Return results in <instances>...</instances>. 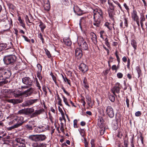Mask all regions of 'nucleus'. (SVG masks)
I'll list each match as a JSON object with an SVG mask.
<instances>
[{
	"instance_id": "obj_1",
	"label": "nucleus",
	"mask_w": 147,
	"mask_h": 147,
	"mask_svg": "<svg viewBox=\"0 0 147 147\" xmlns=\"http://www.w3.org/2000/svg\"><path fill=\"white\" fill-rule=\"evenodd\" d=\"M94 22L93 25L97 27L99 26L101 19L102 18L103 13L100 9H96L93 11Z\"/></svg>"
},
{
	"instance_id": "obj_2",
	"label": "nucleus",
	"mask_w": 147,
	"mask_h": 147,
	"mask_svg": "<svg viewBox=\"0 0 147 147\" xmlns=\"http://www.w3.org/2000/svg\"><path fill=\"white\" fill-rule=\"evenodd\" d=\"M33 91L34 89L32 88H30L22 92H21L17 89H16L13 93V94L15 97H18L22 96L26 97L31 95L33 93Z\"/></svg>"
},
{
	"instance_id": "obj_3",
	"label": "nucleus",
	"mask_w": 147,
	"mask_h": 147,
	"mask_svg": "<svg viewBox=\"0 0 147 147\" xmlns=\"http://www.w3.org/2000/svg\"><path fill=\"white\" fill-rule=\"evenodd\" d=\"M11 118L12 120L10 121L9 123V125H11L14 123L19 124L20 125V126L22 124L24 123V118L22 117L15 116L12 115L11 117L9 116L7 117V119Z\"/></svg>"
},
{
	"instance_id": "obj_4",
	"label": "nucleus",
	"mask_w": 147,
	"mask_h": 147,
	"mask_svg": "<svg viewBox=\"0 0 147 147\" xmlns=\"http://www.w3.org/2000/svg\"><path fill=\"white\" fill-rule=\"evenodd\" d=\"M16 57L13 55H9L4 57L3 61L6 65H9L13 63L16 61Z\"/></svg>"
},
{
	"instance_id": "obj_5",
	"label": "nucleus",
	"mask_w": 147,
	"mask_h": 147,
	"mask_svg": "<svg viewBox=\"0 0 147 147\" xmlns=\"http://www.w3.org/2000/svg\"><path fill=\"white\" fill-rule=\"evenodd\" d=\"M78 43L79 46L84 50H86L88 48V45L85 40L83 37L79 36L78 38Z\"/></svg>"
},
{
	"instance_id": "obj_6",
	"label": "nucleus",
	"mask_w": 147,
	"mask_h": 147,
	"mask_svg": "<svg viewBox=\"0 0 147 147\" xmlns=\"http://www.w3.org/2000/svg\"><path fill=\"white\" fill-rule=\"evenodd\" d=\"M24 143V140L21 138H17L14 142V145L15 147H25Z\"/></svg>"
},
{
	"instance_id": "obj_7",
	"label": "nucleus",
	"mask_w": 147,
	"mask_h": 147,
	"mask_svg": "<svg viewBox=\"0 0 147 147\" xmlns=\"http://www.w3.org/2000/svg\"><path fill=\"white\" fill-rule=\"evenodd\" d=\"M106 111L109 117L111 118L113 117L114 116V112L113 109L111 106H108L107 107Z\"/></svg>"
},
{
	"instance_id": "obj_8",
	"label": "nucleus",
	"mask_w": 147,
	"mask_h": 147,
	"mask_svg": "<svg viewBox=\"0 0 147 147\" xmlns=\"http://www.w3.org/2000/svg\"><path fill=\"white\" fill-rule=\"evenodd\" d=\"M22 82L24 84L30 86H32L33 82L28 77L23 78L22 79Z\"/></svg>"
},
{
	"instance_id": "obj_9",
	"label": "nucleus",
	"mask_w": 147,
	"mask_h": 147,
	"mask_svg": "<svg viewBox=\"0 0 147 147\" xmlns=\"http://www.w3.org/2000/svg\"><path fill=\"white\" fill-rule=\"evenodd\" d=\"M38 101V99H30L23 103V105L24 107L29 106L33 104L36 103Z\"/></svg>"
},
{
	"instance_id": "obj_10",
	"label": "nucleus",
	"mask_w": 147,
	"mask_h": 147,
	"mask_svg": "<svg viewBox=\"0 0 147 147\" xmlns=\"http://www.w3.org/2000/svg\"><path fill=\"white\" fill-rule=\"evenodd\" d=\"M121 85L119 83H117L115 86L114 87L112 90V91L113 94L115 95V93H119L120 92V89H121Z\"/></svg>"
},
{
	"instance_id": "obj_11",
	"label": "nucleus",
	"mask_w": 147,
	"mask_h": 147,
	"mask_svg": "<svg viewBox=\"0 0 147 147\" xmlns=\"http://www.w3.org/2000/svg\"><path fill=\"white\" fill-rule=\"evenodd\" d=\"M6 100L8 102L15 104L22 102L23 101V99H7Z\"/></svg>"
},
{
	"instance_id": "obj_12",
	"label": "nucleus",
	"mask_w": 147,
	"mask_h": 147,
	"mask_svg": "<svg viewBox=\"0 0 147 147\" xmlns=\"http://www.w3.org/2000/svg\"><path fill=\"white\" fill-rule=\"evenodd\" d=\"M75 55L78 59H80L82 56V51L79 48H77L75 51Z\"/></svg>"
},
{
	"instance_id": "obj_13",
	"label": "nucleus",
	"mask_w": 147,
	"mask_h": 147,
	"mask_svg": "<svg viewBox=\"0 0 147 147\" xmlns=\"http://www.w3.org/2000/svg\"><path fill=\"white\" fill-rule=\"evenodd\" d=\"M43 7L45 10L49 11L50 8V6L49 0H43Z\"/></svg>"
},
{
	"instance_id": "obj_14",
	"label": "nucleus",
	"mask_w": 147,
	"mask_h": 147,
	"mask_svg": "<svg viewBox=\"0 0 147 147\" xmlns=\"http://www.w3.org/2000/svg\"><path fill=\"white\" fill-rule=\"evenodd\" d=\"M79 69L82 72L85 73L88 71V69L86 65L84 63H81L79 67Z\"/></svg>"
},
{
	"instance_id": "obj_15",
	"label": "nucleus",
	"mask_w": 147,
	"mask_h": 147,
	"mask_svg": "<svg viewBox=\"0 0 147 147\" xmlns=\"http://www.w3.org/2000/svg\"><path fill=\"white\" fill-rule=\"evenodd\" d=\"M45 129L44 127L42 126L36 127L34 129L35 131L38 133L45 131Z\"/></svg>"
},
{
	"instance_id": "obj_16",
	"label": "nucleus",
	"mask_w": 147,
	"mask_h": 147,
	"mask_svg": "<svg viewBox=\"0 0 147 147\" xmlns=\"http://www.w3.org/2000/svg\"><path fill=\"white\" fill-rule=\"evenodd\" d=\"M8 82V81L3 78L2 74L0 73V86L3 85L7 84Z\"/></svg>"
},
{
	"instance_id": "obj_17",
	"label": "nucleus",
	"mask_w": 147,
	"mask_h": 147,
	"mask_svg": "<svg viewBox=\"0 0 147 147\" xmlns=\"http://www.w3.org/2000/svg\"><path fill=\"white\" fill-rule=\"evenodd\" d=\"M91 39L92 42L95 44L97 43V37L96 34L93 32H91L90 33Z\"/></svg>"
},
{
	"instance_id": "obj_18",
	"label": "nucleus",
	"mask_w": 147,
	"mask_h": 147,
	"mask_svg": "<svg viewBox=\"0 0 147 147\" xmlns=\"http://www.w3.org/2000/svg\"><path fill=\"white\" fill-rule=\"evenodd\" d=\"M131 17L134 21L139 20V17L137 14V11L136 10H133L131 13Z\"/></svg>"
},
{
	"instance_id": "obj_19",
	"label": "nucleus",
	"mask_w": 147,
	"mask_h": 147,
	"mask_svg": "<svg viewBox=\"0 0 147 147\" xmlns=\"http://www.w3.org/2000/svg\"><path fill=\"white\" fill-rule=\"evenodd\" d=\"M98 125L100 128H102L104 125V120L102 117H100L98 119Z\"/></svg>"
},
{
	"instance_id": "obj_20",
	"label": "nucleus",
	"mask_w": 147,
	"mask_h": 147,
	"mask_svg": "<svg viewBox=\"0 0 147 147\" xmlns=\"http://www.w3.org/2000/svg\"><path fill=\"white\" fill-rule=\"evenodd\" d=\"M63 40L65 44L67 46H70L72 42L69 38H65Z\"/></svg>"
},
{
	"instance_id": "obj_21",
	"label": "nucleus",
	"mask_w": 147,
	"mask_h": 147,
	"mask_svg": "<svg viewBox=\"0 0 147 147\" xmlns=\"http://www.w3.org/2000/svg\"><path fill=\"white\" fill-rule=\"evenodd\" d=\"M29 138L30 140L36 142H38V135H31L29 136Z\"/></svg>"
},
{
	"instance_id": "obj_22",
	"label": "nucleus",
	"mask_w": 147,
	"mask_h": 147,
	"mask_svg": "<svg viewBox=\"0 0 147 147\" xmlns=\"http://www.w3.org/2000/svg\"><path fill=\"white\" fill-rule=\"evenodd\" d=\"M33 126L34 127L35 126L34 125L32 122L31 124H28L26 125L25 127L27 130H32L33 129Z\"/></svg>"
},
{
	"instance_id": "obj_23",
	"label": "nucleus",
	"mask_w": 147,
	"mask_h": 147,
	"mask_svg": "<svg viewBox=\"0 0 147 147\" xmlns=\"http://www.w3.org/2000/svg\"><path fill=\"white\" fill-rule=\"evenodd\" d=\"M39 23V26L40 28L41 32H43L44 31V30L46 28V26L41 21Z\"/></svg>"
},
{
	"instance_id": "obj_24",
	"label": "nucleus",
	"mask_w": 147,
	"mask_h": 147,
	"mask_svg": "<svg viewBox=\"0 0 147 147\" xmlns=\"http://www.w3.org/2000/svg\"><path fill=\"white\" fill-rule=\"evenodd\" d=\"M38 142L43 141L46 138V136L44 135H38Z\"/></svg>"
},
{
	"instance_id": "obj_25",
	"label": "nucleus",
	"mask_w": 147,
	"mask_h": 147,
	"mask_svg": "<svg viewBox=\"0 0 147 147\" xmlns=\"http://www.w3.org/2000/svg\"><path fill=\"white\" fill-rule=\"evenodd\" d=\"M20 126V125L19 124H15L14 125L7 128V129L8 130H11L15 128H17Z\"/></svg>"
},
{
	"instance_id": "obj_26",
	"label": "nucleus",
	"mask_w": 147,
	"mask_h": 147,
	"mask_svg": "<svg viewBox=\"0 0 147 147\" xmlns=\"http://www.w3.org/2000/svg\"><path fill=\"white\" fill-rule=\"evenodd\" d=\"M42 109H40L39 110H36L35 111L34 113H33L32 116L33 117H35L37 115H40L42 113Z\"/></svg>"
},
{
	"instance_id": "obj_27",
	"label": "nucleus",
	"mask_w": 147,
	"mask_h": 147,
	"mask_svg": "<svg viewBox=\"0 0 147 147\" xmlns=\"http://www.w3.org/2000/svg\"><path fill=\"white\" fill-rule=\"evenodd\" d=\"M11 72L8 70L4 72V75L5 76V79H7L9 78L11 76Z\"/></svg>"
},
{
	"instance_id": "obj_28",
	"label": "nucleus",
	"mask_w": 147,
	"mask_h": 147,
	"mask_svg": "<svg viewBox=\"0 0 147 147\" xmlns=\"http://www.w3.org/2000/svg\"><path fill=\"white\" fill-rule=\"evenodd\" d=\"M26 111V114H30L33 112L34 109L32 108H27L25 109Z\"/></svg>"
},
{
	"instance_id": "obj_29",
	"label": "nucleus",
	"mask_w": 147,
	"mask_h": 147,
	"mask_svg": "<svg viewBox=\"0 0 147 147\" xmlns=\"http://www.w3.org/2000/svg\"><path fill=\"white\" fill-rule=\"evenodd\" d=\"M131 45L134 49V50H136L137 47V43L136 41L134 40H132L131 41Z\"/></svg>"
},
{
	"instance_id": "obj_30",
	"label": "nucleus",
	"mask_w": 147,
	"mask_h": 147,
	"mask_svg": "<svg viewBox=\"0 0 147 147\" xmlns=\"http://www.w3.org/2000/svg\"><path fill=\"white\" fill-rule=\"evenodd\" d=\"M85 22V19L84 18H81L80 20L79 25L81 28H82L81 26L84 25Z\"/></svg>"
},
{
	"instance_id": "obj_31",
	"label": "nucleus",
	"mask_w": 147,
	"mask_h": 147,
	"mask_svg": "<svg viewBox=\"0 0 147 147\" xmlns=\"http://www.w3.org/2000/svg\"><path fill=\"white\" fill-rule=\"evenodd\" d=\"M108 4L109 5V7L110 9L113 11L114 10L115 7L112 3L109 2V0H108Z\"/></svg>"
},
{
	"instance_id": "obj_32",
	"label": "nucleus",
	"mask_w": 147,
	"mask_h": 147,
	"mask_svg": "<svg viewBox=\"0 0 147 147\" xmlns=\"http://www.w3.org/2000/svg\"><path fill=\"white\" fill-rule=\"evenodd\" d=\"M136 69L138 74V78H139L140 77L141 74V70L140 69L139 67L138 66H137L136 67Z\"/></svg>"
},
{
	"instance_id": "obj_33",
	"label": "nucleus",
	"mask_w": 147,
	"mask_h": 147,
	"mask_svg": "<svg viewBox=\"0 0 147 147\" xmlns=\"http://www.w3.org/2000/svg\"><path fill=\"white\" fill-rule=\"evenodd\" d=\"M86 98L87 100V103L89 105H90V104L91 102V98L88 96H86Z\"/></svg>"
},
{
	"instance_id": "obj_34",
	"label": "nucleus",
	"mask_w": 147,
	"mask_h": 147,
	"mask_svg": "<svg viewBox=\"0 0 147 147\" xmlns=\"http://www.w3.org/2000/svg\"><path fill=\"white\" fill-rule=\"evenodd\" d=\"M37 67L38 69L37 72H41L42 71V67L40 64H38L37 65Z\"/></svg>"
},
{
	"instance_id": "obj_35",
	"label": "nucleus",
	"mask_w": 147,
	"mask_h": 147,
	"mask_svg": "<svg viewBox=\"0 0 147 147\" xmlns=\"http://www.w3.org/2000/svg\"><path fill=\"white\" fill-rule=\"evenodd\" d=\"M62 77L63 78V79L64 80V81L65 82H67V83H68V84L69 85H70V80H69V79H68L67 78H66V77L64 78V77L63 76V75H62Z\"/></svg>"
},
{
	"instance_id": "obj_36",
	"label": "nucleus",
	"mask_w": 147,
	"mask_h": 147,
	"mask_svg": "<svg viewBox=\"0 0 147 147\" xmlns=\"http://www.w3.org/2000/svg\"><path fill=\"white\" fill-rule=\"evenodd\" d=\"M6 45L4 44H0V52L6 48Z\"/></svg>"
},
{
	"instance_id": "obj_37",
	"label": "nucleus",
	"mask_w": 147,
	"mask_h": 147,
	"mask_svg": "<svg viewBox=\"0 0 147 147\" xmlns=\"http://www.w3.org/2000/svg\"><path fill=\"white\" fill-rule=\"evenodd\" d=\"M62 97L63 98V102L65 103V104L68 107H70V106L68 103L67 99L64 96H63Z\"/></svg>"
},
{
	"instance_id": "obj_38",
	"label": "nucleus",
	"mask_w": 147,
	"mask_h": 147,
	"mask_svg": "<svg viewBox=\"0 0 147 147\" xmlns=\"http://www.w3.org/2000/svg\"><path fill=\"white\" fill-rule=\"evenodd\" d=\"M60 120L61 121V122L60 123L61 124V128H63V123L61 121H63L65 123V122L66 119L64 118H63L62 119L60 118Z\"/></svg>"
},
{
	"instance_id": "obj_39",
	"label": "nucleus",
	"mask_w": 147,
	"mask_h": 147,
	"mask_svg": "<svg viewBox=\"0 0 147 147\" xmlns=\"http://www.w3.org/2000/svg\"><path fill=\"white\" fill-rule=\"evenodd\" d=\"M18 113V114H26V111L25 109H22L19 111Z\"/></svg>"
},
{
	"instance_id": "obj_40",
	"label": "nucleus",
	"mask_w": 147,
	"mask_h": 147,
	"mask_svg": "<svg viewBox=\"0 0 147 147\" xmlns=\"http://www.w3.org/2000/svg\"><path fill=\"white\" fill-rule=\"evenodd\" d=\"M18 20L19 22L21 24V26L23 27H24L25 26V25L24 22L22 19L21 18V17H18Z\"/></svg>"
},
{
	"instance_id": "obj_41",
	"label": "nucleus",
	"mask_w": 147,
	"mask_h": 147,
	"mask_svg": "<svg viewBox=\"0 0 147 147\" xmlns=\"http://www.w3.org/2000/svg\"><path fill=\"white\" fill-rule=\"evenodd\" d=\"M80 135L82 136H84V129H79Z\"/></svg>"
},
{
	"instance_id": "obj_42",
	"label": "nucleus",
	"mask_w": 147,
	"mask_h": 147,
	"mask_svg": "<svg viewBox=\"0 0 147 147\" xmlns=\"http://www.w3.org/2000/svg\"><path fill=\"white\" fill-rule=\"evenodd\" d=\"M45 53L47 56L48 57V58L50 57H51V55L48 50L46 49H45Z\"/></svg>"
},
{
	"instance_id": "obj_43",
	"label": "nucleus",
	"mask_w": 147,
	"mask_h": 147,
	"mask_svg": "<svg viewBox=\"0 0 147 147\" xmlns=\"http://www.w3.org/2000/svg\"><path fill=\"white\" fill-rule=\"evenodd\" d=\"M109 99L112 102H114L115 100V98L113 95H110L109 96Z\"/></svg>"
},
{
	"instance_id": "obj_44",
	"label": "nucleus",
	"mask_w": 147,
	"mask_h": 147,
	"mask_svg": "<svg viewBox=\"0 0 147 147\" xmlns=\"http://www.w3.org/2000/svg\"><path fill=\"white\" fill-rule=\"evenodd\" d=\"M37 76L40 80H42V78L41 76V72H37Z\"/></svg>"
},
{
	"instance_id": "obj_45",
	"label": "nucleus",
	"mask_w": 147,
	"mask_h": 147,
	"mask_svg": "<svg viewBox=\"0 0 147 147\" xmlns=\"http://www.w3.org/2000/svg\"><path fill=\"white\" fill-rule=\"evenodd\" d=\"M78 121L77 119H75L74 121V128L78 127L77 126Z\"/></svg>"
},
{
	"instance_id": "obj_46",
	"label": "nucleus",
	"mask_w": 147,
	"mask_h": 147,
	"mask_svg": "<svg viewBox=\"0 0 147 147\" xmlns=\"http://www.w3.org/2000/svg\"><path fill=\"white\" fill-rule=\"evenodd\" d=\"M30 87H31L30 86H29L28 85H26L24 86H21V89L23 90H25L27 88H29Z\"/></svg>"
},
{
	"instance_id": "obj_47",
	"label": "nucleus",
	"mask_w": 147,
	"mask_h": 147,
	"mask_svg": "<svg viewBox=\"0 0 147 147\" xmlns=\"http://www.w3.org/2000/svg\"><path fill=\"white\" fill-rule=\"evenodd\" d=\"M105 26L107 27L109 30H111L112 29L111 27L109 26V24L108 22H106L105 24Z\"/></svg>"
},
{
	"instance_id": "obj_48",
	"label": "nucleus",
	"mask_w": 147,
	"mask_h": 147,
	"mask_svg": "<svg viewBox=\"0 0 147 147\" xmlns=\"http://www.w3.org/2000/svg\"><path fill=\"white\" fill-rule=\"evenodd\" d=\"M38 37L42 40V42L43 43L44 39L42 38V36L41 33H40L38 34Z\"/></svg>"
},
{
	"instance_id": "obj_49",
	"label": "nucleus",
	"mask_w": 147,
	"mask_h": 147,
	"mask_svg": "<svg viewBox=\"0 0 147 147\" xmlns=\"http://www.w3.org/2000/svg\"><path fill=\"white\" fill-rule=\"evenodd\" d=\"M119 67L118 66H117L116 65H114L112 67V69L113 70H117L118 69Z\"/></svg>"
},
{
	"instance_id": "obj_50",
	"label": "nucleus",
	"mask_w": 147,
	"mask_h": 147,
	"mask_svg": "<svg viewBox=\"0 0 147 147\" xmlns=\"http://www.w3.org/2000/svg\"><path fill=\"white\" fill-rule=\"evenodd\" d=\"M141 112L140 111H138L136 112L135 113V115L136 117H139L141 115Z\"/></svg>"
},
{
	"instance_id": "obj_51",
	"label": "nucleus",
	"mask_w": 147,
	"mask_h": 147,
	"mask_svg": "<svg viewBox=\"0 0 147 147\" xmlns=\"http://www.w3.org/2000/svg\"><path fill=\"white\" fill-rule=\"evenodd\" d=\"M43 91L45 92V96L47 94V91H46V88L45 86H43L42 88Z\"/></svg>"
},
{
	"instance_id": "obj_52",
	"label": "nucleus",
	"mask_w": 147,
	"mask_h": 147,
	"mask_svg": "<svg viewBox=\"0 0 147 147\" xmlns=\"http://www.w3.org/2000/svg\"><path fill=\"white\" fill-rule=\"evenodd\" d=\"M39 145V144L37 142L34 143L32 145V146L33 147H38Z\"/></svg>"
},
{
	"instance_id": "obj_53",
	"label": "nucleus",
	"mask_w": 147,
	"mask_h": 147,
	"mask_svg": "<svg viewBox=\"0 0 147 147\" xmlns=\"http://www.w3.org/2000/svg\"><path fill=\"white\" fill-rule=\"evenodd\" d=\"M22 37L24 39V40L25 41H26L28 42H30V40L26 36L23 35L22 36Z\"/></svg>"
},
{
	"instance_id": "obj_54",
	"label": "nucleus",
	"mask_w": 147,
	"mask_h": 147,
	"mask_svg": "<svg viewBox=\"0 0 147 147\" xmlns=\"http://www.w3.org/2000/svg\"><path fill=\"white\" fill-rule=\"evenodd\" d=\"M47 145L44 143H39L38 147H46Z\"/></svg>"
},
{
	"instance_id": "obj_55",
	"label": "nucleus",
	"mask_w": 147,
	"mask_h": 147,
	"mask_svg": "<svg viewBox=\"0 0 147 147\" xmlns=\"http://www.w3.org/2000/svg\"><path fill=\"white\" fill-rule=\"evenodd\" d=\"M5 22L7 23L5 25V26H7L8 27H9L10 26V24L9 21L7 20H6L5 21Z\"/></svg>"
},
{
	"instance_id": "obj_56",
	"label": "nucleus",
	"mask_w": 147,
	"mask_h": 147,
	"mask_svg": "<svg viewBox=\"0 0 147 147\" xmlns=\"http://www.w3.org/2000/svg\"><path fill=\"white\" fill-rule=\"evenodd\" d=\"M117 76L119 78H121L123 77V74L121 73H119L117 74Z\"/></svg>"
},
{
	"instance_id": "obj_57",
	"label": "nucleus",
	"mask_w": 147,
	"mask_h": 147,
	"mask_svg": "<svg viewBox=\"0 0 147 147\" xmlns=\"http://www.w3.org/2000/svg\"><path fill=\"white\" fill-rule=\"evenodd\" d=\"M57 100H58V104L61 106H62V105L61 103V98H58Z\"/></svg>"
},
{
	"instance_id": "obj_58",
	"label": "nucleus",
	"mask_w": 147,
	"mask_h": 147,
	"mask_svg": "<svg viewBox=\"0 0 147 147\" xmlns=\"http://www.w3.org/2000/svg\"><path fill=\"white\" fill-rule=\"evenodd\" d=\"M124 24L125 26H126V27H127V18H124Z\"/></svg>"
},
{
	"instance_id": "obj_59",
	"label": "nucleus",
	"mask_w": 147,
	"mask_h": 147,
	"mask_svg": "<svg viewBox=\"0 0 147 147\" xmlns=\"http://www.w3.org/2000/svg\"><path fill=\"white\" fill-rule=\"evenodd\" d=\"M61 89L63 90V92H64L66 94H67V95L68 96H69V93H68L67 92L65 89L63 87H62V88H61Z\"/></svg>"
},
{
	"instance_id": "obj_60",
	"label": "nucleus",
	"mask_w": 147,
	"mask_h": 147,
	"mask_svg": "<svg viewBox=\"0 0 147 147\" xmlns=\"http://www.w3.org/2000/svg\"><path fill=\"white\" fill-rule=\"evenodd\" d=\"M145 19L144 16H141L140 18V22H143L145 21Z\"/></svg>"
},
{
	"instance_id": "obj_61",
	"label": "nucleus",
	"mask_w": 147,
	"mask_h": 147,
	"mask_svg": "<svg viewBox=\"0 0 147 147\" xmlns=\"http://www.w3.org/2000/svg\"><path fill=\"white\" fill-rule=\"evenodd\" d=\"M25 20H26V23H28V22L29 23H30L31 22H30L29 19L28 18V17L27 16H26L25 17Z\"/></svg>"
},
{
	"instance_id": "obj_62",
	"label": "nucleus",
	"mask_w": 147,
	"mask_h": 147,
	"mask_svg": "<svg viewBox=\"0 0 147 147\" xmlns=\"http://www.w3.org/2000/svg\"><path fill=\"white\" fill-rule=\"evenodd\" d=\"M123 6L125 7V8L126 9L127 11L128 12L129 10V9L128 7V6L126 4V3H124L123 4Z\"/></svg>"
},
{
	"instance_id": "obj_63",
	"label": "nucleus",
	"mask_w": 147,
	"mask_h": 147,
	"mask_svg": "<svg viewBox=\"0 0 147 147\" xmlns=\"http://www.w3.org/2000/svg\"><path fill=\"white\" fill-rule=\"evenodd\" d=\"M52 77L53 80L54 81V82L55 84L56 83V77L53 75H52Z\"/></svg>"
},
{
	"instance_id": "obj_64",
	"label": "nucleus",
	"mask_w": 147,
	"mask_h": 147,
	"mask_svg": "<svg viewBox=\"0 0 147 147\" xmlns=\"http://www.w3.org/2000/svg\"><path fill=\"white\" fill-rule=\"evenodd\" d=\"M83 85L84 87L86 89H88L89 88V86L88 83L83 84Z\"/></svg>"
}]
</instances>
